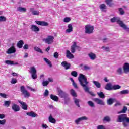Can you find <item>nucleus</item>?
Instances as JSON below:
<instances>
[{
	"instance_id": "nucleus-1",
	"label": "nucleus",
	"mask_w": 129,
	"mask_h": 129,
	"mask_svg": "<svg viewBox=\"0 0 129 129\" xmlns=\"http://www.w3.org/2000/svg\"><path fill=\"white\" fill-rule=\"evenodd\" d=\"M78 80L80 84L83 87V89L85 92H88V93H90V94L94 95L92 93L89 91V88L86 86L89 83V82L87 81V78H86V76L82 74H80L78 77Z\"/></svg>"
},
{
	"instance_id": "nucleus-2",
	"label": "nucleus",
	"mask_w": 129,
	"mask_h": 129,
	"mask_svg": "<svg viewBox=\"0 0 129 129\" xmlns=\"http://www.w3.org/2000/svg\"><path fill=\"white\" fill-rule=\"evenodd\" d=\"M129 119V117H127V116L125 114H123L118 116L117 119V122H122L124 127H128V124L127 123V119Z\"/></svg>"
},
{
	"instance_id": "nucleus-3",
	"label": "nucleus",
	"mask_w": 129,
	"mask_h": 129,
	"mask_svg": "<svg viewBox=\"0 0 129 129\" xmlns=\"http://www.w3.org/2000/svg\"><path fill=\"white\" fill-rule=\"evenodd\" d=\"M111 22L112 23L117 22V24L119 25L120 27L122 28L124 30H125V31H127V32H129V27L124 24L122 21H120V18L116 17H113V18L111 19Z\"/></svg>"
},
{
	"instance_id": "nucleus-4",
	"label": "nucleus",
	"mask_w": 129,
	"mask_h": 129,
	"mask_svg": "<svg viewBox=\"0 0 129 129\" xmlns=\"http://www.w3.org/2000/svg\"><path fill=\"white\" fill-rule=\"evenodd\" d=\"M29 73L31 74L32 79H37L38 78V75H37V69L34 67H31L30 68Z\"/></svg>"
},
{
	"instance_id": "nucleus-5",
	"label": "nucleus",
	"mask_w": 129,
	"mask_h": 129,
	"mask_svg": "<svg viewBox=\"0 0 129 129\" xmlns=\"http://www.w3.org/2000/svg\"><path fill=\"white\" fill-rule=\"evenodd\" d=\"M94 30V27L91 25H87L85 26V34H93Z\"/></svg>"
},
{
	"instance_id": "nucleus-6",
	"label": "nucleus",
	"mask_w": 129,
	"mask_h": 129,
	"mask_svg": "<svg viewBox=\"0 0 129 129\" xmlns=\"http://www.w3.org/2000/svg\"><path fill=\"white\" fill-rule=\"evenodd\" d=\"M55 37L53 36L49 35L47 38H44L42 39L43 42L46 43V44H49L51 45V44H53L54 43V40Z\"/></svg>"
},
{
	"instance_id": "nucleus-7",
	"label": "nucleus",
	"mask_w": 129,
	"mask_h": 129,
	"mask_svg": "<svg viewBox=\"0 0 129 129\" xmlns=\"http://www.w3.org/2000/svg\"><path fill=\"white\" fill-rule=\"evenodd\" d=\"M58 95L61 98H63L64 100H69V98H68V95L65 93V92L63 91L62 90H58Z\"/></svg>"
},
{
	"instance_id": "nucleus-8",
	"label": "nucleus",
	"mask_w": 129,
	"mask_h": 129,
	"mask_svg": "<svg viewBox=\"0 0 129 129\" xmlns=\"http://www.w3.org/2000/svg\"><path fill=\"white\" fill-rule=\"evenodd\" d=\"M88 120V117L87 116H82L79 117L77 118L74 121L75 123L77 125H78L79 124H80V123L81 121H83V120Z\"/></svg>"
},
{
	"instance_id": "nucleus-9",
	"label": "nucleus",
	"mask_w": 129,
	"mask_h": 129,
	"mask_svg": "<svg viewBox=\"0 0 129 129\" xmlns=\"http://www.w3.org/2000/svg\"><path fill=\"white\" fill-rule=\"evenodd\" d=\"M21 91L24 97L28 98L31 96V94H30V92H28V91L25 89V87H24V86H22L21 87Z\"/></svg>"
},
{
	"instance_id": "nucleus-10",
	"label": "nucleus",
	"mask_w": 129,
	"mask_h": 129,
	"mask_svg": "<svg viewBox=\"0 0 129 129\" xmlns=\"http://www.w3.org/2000/svg\"><path fill=\"white\" fill-rule=\"evenodd\" d=\"M122 69L123 70L124 73L125 74H128L129 73V63L128 62H125L123 64Z\"/></svg>"
},
{
	"instance_id": "nucleus-11",
	"label": "nucleus",
	"mask_w": 129,
	"mask_h": 129,
	"mask_svg": "<svg viewBox=\"0 0 129 129\" xmlns=\"http://www.w3.org/2000/svg\"><path fill=\"white\" fill-rule=\"evenodd\" d=\"M76 49H79V46H77V43H76V42H73V44L71 47V53H75V50H76Z\"/></svg>"
},
{
	"instance_id": "nucleus-12",
	"label": "nucleus",
	"mask_w": 129,
	"mask_h": 129,
	"mask_svg": "<svg viewBox=\"0 0 129 129\" xmlns=\"http://www.w3.org/2000/svg\"><path fill=\"white\" fill-rule=\"evenodd\" d=\"M29 13H31L33 16H39L40 11L35 10L34 8H30L29 9Z\"/></svg>"
},
{
	"instance_id": "nucleus-13",
	"label": "nucleus",
	"mask_w": 129,
	"mask_h": 129,
	"mask_svg": "<svg viewBox=\"0 0 129 129\" xmlns=\"http://www.w3.org/2000/svg\"><path fill=\"white\" fill-rule=\"evenodd\" d=\"M17 52V49L14 46H12L10 48H9L7 51H6L7 54H14Z\"/></svg>"
},
{
	"instance_id": "nucleus-14",
	"label": "nucleus",
	"mask_w": 129,
	"mask_h": 129,
	"mask_svg": "<svg viewBox=\"0 0 129 129\" xmlns=\"http://www.w3.org/2000/svg\"><path fill=\"white\" fill-rule=\"evenodd\" d=\"M30 30L34 33H38L40 31V28L35 25L32 24L30 25Z\"/></svg>"
},
{
	"instance_id": "nucleus-15",
	"label": "nucleus",
	"mask_w": 129,
	"mask_h": 129,
	"mask_svg": "<svg viewBox=\"0 0 129 129\" xmlns=\"http://www.w3.org/2000/svg\"><path fill=\"white\" fill-rule=\"evenodd\" d=\"M94 101L97 103V104H99V105H105V103L104 102V101H103V100L99 99V98H94L93 99Z\"/></svg>"
},
{
	"instance_id": "nucleus-16",
	"label": "nucleus",
	"mask_w": 129,
	"mask_h": 129,
	"mask_svg": "<svg viewBox=\"0 0 129 129\" xmlns=\"http://www.w3.org/2000/svg\"><path fill=\"white\" fill-rule=\"evenodd\" d=\"M67 27L68 28L65 31L66 34H70V33L73 32V26L72 24H68Z\"/></svg>"
},
{
	"instance_id": "nucleus-17",
	"label": "nucleus",
	"mask_w": 129,
	"mask_h": 129,
	"mask_svg": "<svg viewBox=\"0 0 129 129\" xmlns=\"http://www.w3.org/2000/svg\"><path fill=\"white\" fill-rule=\"evenodd\" d=\"M36 24L37 25H39V26H49V23L46 21H35Z\"/></svg>"
},
{
	"instance_id": "nucleus-18",
	"label": "nucleus",
	"mask_w": 129,
	"mask_h": 129,
	"mask_svg": "<svg viewBox=\"0 0 129 129\" xmlns=\"http://www.w3.org/2000/svg\"><path fill=\"white\" fill-rule=\"evenodd\" d=\"M61 66H62V67H64V68L66 70H67L69 69V68H70V66H71V64L66 61H63L61 62Z\"/></svg>"
},
{
	"instance_id": "nucleus-19",
	"label": "nucleus",
	"mask_w": 129,
	"mask_h": 129,
	"mask_svg": "<svg viewBox=\"0 0 129 129\" xmlns=\"http://www.w3.org/2000/svg\"><path fill=\"white\" fill-rule=\"evenodd\" d=\"M88 56L91 60H95L96 59V54L92 52L89 53Z\"/></svg>"
},
{
	"instance_id": "nucleus-20",
	"label": "nucleus",
	"mask_w": 129,
	"mask_h": 129,
	"mask_svg": "<svg viewBox=\"0 0 129 129\" xmlns=\"http://www.w3.org/2000/svg\"><path fill=\"white\" fill-rule=\"evenodd\" d=\"M113 85L111 83H108L105 86V89L106 90L111 91L112 90Z\"/></svg>"
},
{
	"instance_id": "nucleus-21",
	"label": "nucleus",
	"mask_w": 129,
	"mask_h": 129,
	"mask_svg": "<svg viewBox=\"0 0 129 129\" xmlns=\"http://www.w3.org/2000/svg\"><path fill=\"white\" fill-rule=\"evenodd\" d=\"M12 108L14 111H15V112H17V111H20V106L16 104H14L12 105Z\"/></svg>"
},
{
	"instance_id": "nucleus-22",
	"label": "nucleus",
	"mask_w": 129,
	"mask_h": 129,
	"mask_svg": "<svg viewBox=\"0 0 129 129\" xmlns=\"http://www.w3.org/2000/svg\"><path fill=\"white\" fill-rule=\"evenodd\" d=\"M66 56L68 59H73V58H74V56L70 52L69 50H67Z\"/></svg>"
},
{
	"instance_id": "nucleus-23",
	"label": "nucleus",
	"mask_w": 129,
	"mask_h": 129,
	"mask_svg": "<svg viewBox=\"0 0 129 129\" xmlns=\"http://www.w3.org/2000/svg\"><path fill=\"white\" fill-rule=\"evenodd\" d=\"M26 114L28 115V116H31V117H38V114L35 113V112L31 111L27 112Z\"/></svg>"
},
{
	"instance_id": "nucleus-24",
	"label": "nucleus",
	"mask_w": 129,
	"mask_h": 129,
	"mask_svg": "<svg viewBox=\"0 0 129 129\" xmlns=\"http://www.w3.org/2000/svg\"><path fill=\"white\" fill-rule=\"evenodd\" d=\"M5 63L7 64V65H19V63L18 62H15L11 60H6Z\"/></svg>"
},
{
	"instance_id": "nucleus-25",
	"label": "nucleus",
	"mask_w": 129,
	"mask_h": 129,
	"mask_svg": "<svg viewBox=\"0 0 129 129\" xmlns=\"http://www.w3.org/2000/svg\"><path fill=\"white\" fill-rule=\"evenodd\" d=\"M19 103L21 104L22 109L24 110H27L28 109V105H27V104L26 103L22 101H19Z\"/></svg>"
},
{
	"instance_id": "nucleus-26",
	"label": "nucleus",
	"mask_w": 129,
	"mask_h": 129,
	"mask_svg": "<svg viewBox=\"0 0 129 129\" xmlns=\"http://www.w3.org/2000/svg\"><path fill=\"white\" fill-rule=\"evenodd\" d=\"M50 98L51 99H52V100H53L56 102H57V101H59V97L55 95L51 94Z\"/></svg>"
},
{
	"instance_id": "nucleus-27",
	"label": "nucleus",
	"mask_w": 129,
	"mask_h": 129,
	"mask_svg": "<svg viewBox=\"0 0 129 129\" xmlns=\"http://www.w3.org/2000/svg\"><path fill=\"white\" fill-rule=\"evenodd\" d=\"M73 100L76 106H77L78 107H80V105L79 104V102H80V99H78L76 98H74Z\"/></svg>"
},
{
	"instance_id": "nucleus-28",
	"label": "nucleus",
	"mask_w": 129,
	"mask_h": 129,
	"mask_svg": "<svg viewBox=\"0 0 129 129\" xmlns=\"http://www.w3.org/2000/svg\"><path fill=\"white\" fill-rule=\"evenodd\" d=\"M48 120L51 123H53V124L56 123V119L53 118V116H52V115H50L48 117Z\"/></svg>"
},
{
	"instance_id": "nucleus-29",
	"label": "nucleus",
	"mask_w": 129,
	"mask_h": 129,
	"mask_svg": "<svg viewBox=\"0 0 129 129\" xmlns=\"http://www.w3.org/2000/svg\"><path fill=\"white\" fill-rule=\"evenodd\" d=\"M17 11L20 13H26L27 12V8L24 7H18Z\"/></svg>"
},
{
	"instance_id": "nucleus-30",
	"label": "nucleus",
	"mask_w": 129,
	"mask_h": 129,
	"mask_svg": "<svg viewBox=\"0 0 129 129\" xmlns=\"http://www.w3.org/2000/svg\"><path fill=\"white\" fill-rule=\"evenodd\" d=\"M93 83L97 88H100L101 87V84L98 81H93Z\"/></svg>"
},
{
	"instance_id": "nucleus-31",
	"label": "nucleus",
	"mask_w": 129,
	"mask_h": 129,
	"mask_svg": "<svg viewBox=\"0 0 129 129\" xmlns=\"http://www.w3.org/2000/svg\"><path fill=\"white\" fill-rule=\"evenodd\" d=\"M70 92L72 96H73V97H77V93H76L75 90H74V89H71L70 90Z\"/></svg>"
},
{
	"instance_id": "nucleus-32",
	"label": "nucleus",
	"mask_w": 129,
	"mask_h": 129,
	"mask_svg": "<svg viewBox=\"0 0 129 129\" xmlns=\"http://www.w3.org/2000/svg\"><path fill=\"white\" fill-rule=\"evenodd\" d=\"M23 45H24V41L22 40H20L17 43V47L19 48V49H21L23 47Z\"/></svg>"
},
{
	"instance_id": "nucleus-33",
	"label": "nucleus",
	"mask_w": 129,
	"mask_h": 129,
	"mask_svg": "<svg viewBox=\"0 0 129 129\" xmlns=\"http://www.w3.org/2000/svg\"><path fill=\"white\" fill-rule=\"evenodd\" d=\"M44 61L49 66V67H52V63L51 62V61L50 60L48 59L47 58L44 57L43 58Z\"/></svg>"
},
{
	"instance_id": "nucleus-34",
	"label": "nucleus",
	"mask_w": 129,
	"mask_h": 129,
	"mask_svg": "<svg viewBox=\"0 0 129 129\" xmlns=\"http://www.w3.org/2000/svg\"><path fill=\"white\" fill-rule=\"evenodd\" d=\"M105 3L109 7H112L113 1L112 0H105Z\"/></svg>"
},
{
	"instance_id": "nucleus-35",
	"label": "nucleus",
	"mask_w": 129,
	"mask_h": 129,
	"mask_svg": "<svg viewBox=\"0 0 129 129\" xmlns=\"http://www.w3.org/2000/svg\"><path fill=\"white\" fill-rule=\"evenodd\" d=\"M121 86L119 85H114L112 87V90H117V89H120Z\"/></svg>"
},
{
	"instance_id": "nucleus-36",
	"label": "nucleus",
	"mask_w": 129,
	"mask_h": 129,
	"mask_svg": "<svg viewBox=\"0 0 129 129\" xmlns=\"http://www.w3.org/2000/svg\"><path fill=\"white\" fill-rule=\"evenodd\" d=\"M100 9L101 10V11H104L105 10H106V5L104 4H100L99 6Z\"/></svg>"
},
{
	"instance_id": "nucleus-37",
	"label": "nucleus",
	"mask_w": 129,
	"mask_h": 129,
	"mask_svg": "<svg viewBox=\"0 0 129 129\" xmlns=\"http://www.w3.org/2000/svg\"><path fill=\"white\" fill-rule=\"evenodd\" d=\"M127 111V107H126V106H124L123 107V109H122V110H121L120 111L118 112V114L125 113V112H126Z\"/></svg>"
},
{
	"instance_id": "nucleus-38",
	"label": "nucleus",
	"mask_w": 129,
	"mask_h": 129,
	"mask_svg": "<svg viewBox=\"0 0 129 129\" xmlns=\"http://www.w3.org/2000/svg\"><path fill=\"white\" fill-rule=\"evenodd\" d=\"M97 94L98 95L99 97H100V98H105V95H104V94H103V92H97Z\"/></svg>"
},
{
	"instance_id": "nucleus-39",
	"label": "nucleus",
	"mask_w": 129,
	"mask_h": 129,
	"mask_svg": "<svg viewBox=\"0 0 129 129\" xmlns=\"http://www.w3.org/2000/svg\"><path fill=\"white\" fill-rule=\"evenodd\" d=\"M34 49L36 52L43 54V51H42V49L38 47L35 46L34 47Z\"/></svg>"
},
{
	"instance_id": "nucleus-40",
	"label": "nucleus",
	"mask_w": 129,
	"mask_h": 129,
	"mask_svg": "<svg viewBox=\"0 0 129 129\" xmlns=\"http://www.w3.org/2000/svg\"><path fill=\"white\" fill-rule=\"evenodd\" d=\"M129 90H123L120 92V94L124 95V94H128Z\"/></svg>"
},
{
	"instance_id": "nucleus-41",
	"label": "nucleus",
	"mask_w": 129,
	"mask_h": 129,
	"mask_svg": "<svg viewBox=\"0 0 129 129\" xmlns=\"http://www.w3.org/2000/svg\"><path fill=\"white\" fill-rule=\"evenodd\" d=\"M114 102V99L112 98H110L107 100V103L109 105H111Z\"/></svg>"
},
{
	"instance_id": "nucleus-42",
	"label": "nucleus",
	"mask_w": 129,
	"mask_h": 129,
	"mask_svg": "<svg viewBox=\"0 0 129 129\" xmlns=\"http://www.w3.org/2000/svg\"><path fill=\"white\" fill-rule=\"evenodd\" d=\"M116 72L119 75H121L122 74V68H118L116 70Z\"/></svg>"
},
{
	"instance_id": "nucleus-43",
	"label": "nucleus",
	"mask_w": 129,
	"mask_h": 129,
	"mask_svg": "<svg viewBox=\"0 0 129 129\" xmlns=\"http://www.w3.org/2000/svg\"><path fill=\"white\" fill-rule=\"evenodd\" d=\"M70 21H71V18L70 17H65L63 19V22H64V23H69Z\"/></svg>"
},
{
	"instance_id": "nucleus-44",
	"label": "nucleus",
	"mask_w": 129,
	"mask_h": 129,
	"mask_svg": "<svg viewBox=\"0 0 129 129\" xmlns=\"http://www.w3.org/2000/svg\"><path fill=\"white\" fill-rule=\"evenodd\" d=\"M87 103L89 106H90V107H95L94 103L91 101H89L87 102Z\"/></svg>"
},
{
	"instance_id": "nucleus-45",
	"label": "nucleus",
	"mask_w": 129,
	"mask_h": 129,
	"mask_svg": "<svg viewBox=\"0 0 129 129\" xmlns=\"http://www.w3.org/2000/svg\"><path fill=\"white\" fill-rule=\"evenodd\" d=\"M103 121H106L107 122H109L110 121V117L109 116H105L103 118Z\"/></svg>"
},
{
	"instance_id": "nucleus-46",
	"label": "nucleus",
	"mask_w": 129,
	"mask_h": 129,
	"mask_svg": "<svg viewBox=\"0 0 129 129\" xmlns=\"http://www.w3.org/2000/svg\"><path fill=\"white\" fill-rule=\"evenodd\" d=\"M10 104H11V101H5L4 105L7 107H9L10 106Z\"/></svg>"
},
{
	"instance_id": "nucleus-47",
	"label": "nucleus",
	"mask_w": 129,
	"mask_h": 129,
	"mask_svg": "<svg viewBox=\"0 0 129 129\" xmlns=\"http://www.w3.org/2000/svg\"><path fill=\"white\" fill-rule=\"evenodd\" d=\"M82 70H90V68L89 66L87 65H84L82 68Z\"/></svg>"
},
{
	"instance_id": "nucleus-48",
	"label": "nucleus",
	"mask_w": 129,
	"mask_h": 129,
	"mask_svg": "<svg viewBox=\"0 0 129 129\" xmlns=\"http://www.w3.org/2000/svg\"><path fill=\"white\" fill-rule=\"evenodd\" d=\"M49 84V81H45L43 80L42 82V85L43 86L46 87Z\"/></svg>"
},
{
	"instance_id": "nucleus-49",
	"label": "nucleus",
	"mask_w": 129,
	"mask_h": 129,
	"mask_svg": "<svg viewBox=\"0 0 129 129\" xmlns=\"http://www.w3.org/2000/svg\"><path fill=\"white\" fill-rule=\"evenodd\" d=\"M7 21V18L5 16H0V22H6Z\"/></svg>"
},
{
	"instance_id": "nucleus-50",
	"label": "nucleus",
	"mask_w": 129,
	"mask_h": 129,
	"mask_svg": "<svg viewBox=\"0 0 129 129\" xmlns=\"http://www.w3.org/2000/svg\"><path fill=\"white\" fill-rule=\"evenodd\" d=\"M101 49H102V50H104V51H106L107 52H109V47H108L102 46L101 47Z\"/></svg>"
},
{
	"instance_id": "nucleus-51",
	"label": "nucleus",
	"mask_w": 129,
	"mask_h": 129,
	"mask_svg": "<svg viewBox=\"0 0 129 129\" xmlns=\"http://www.w3.org/2000/svg\"><path fill=\"white\" fill-rule=\"evenodd\" d=\"M71 74L72 76H74V77H77V72L75 71H72Z\"/></svg>"
},
{
	"instance_id": "nucleus-52",
	"label": "nucleus",
	"mask_w": 129,
	"mask_h": 129,
	"mask_svg": "<svg viewBox=\"0 0 129 129\" xmlns=\"http://www.w3.org/2000/svg\"><path fill=\"white\" fill-rule=\"evenodd\" d=\"M118 11L119 12L120 15H124V11L122 8H119Z\"/></svg>"
},
{
	"instance_id": "nucleus-53",
	"label": "nucleus",
	"mask_w": 129,
	"mask_h": 129,
	"mask_svg": "<svg viewBox=\"0 0 129 129\" xmlns=\"http://www.w3.org/2000/svg\"><path fill=\"white\" fill-rule=\"evenodd\" d=\"M18 82V81L16 79L12 78L11 80V83L12 84H15V83H17Z\"/></svg>"
},
{
	"instance_id": "nucleus-54",
	"label": "nucleus",
	"mask_w": 129,
	"mask_h": 129,
	"mask_svg": "<svg viewBox=\"0 0 129 129\" xmlns=\"http://www.w3.org/2000/svg\"><path fill=\"white\" fill-rule=\"evenodd\" d=\"M97 129H106V128L104 125H99L97 126Z\"/></svg>"
},
{
	"instance_id": "nucleus-55",
	"label": "nucleus",
	"mask_w": 129,
	"mask_h": 129,
	"mask_svg": "<svg viewBox=\"0 0 129 129\" xmlns=\"http://www.w3.org/2000/svg\"><path fill=\"white\" fill-rule=\"evenodd\" d=\"M6 119L0 120V125H5V124H6Z\"/></svg>"
},
{
	"instance_id": "nucleus-56",
	"label": "nucleus",
	"mask_w": 129,
	"mask_h": 129,
	"mask_svg": "<svg viewBox=\"0 0 129 129\" xmlns=\"http://www.w3.org/2000/svg\"><path fill=\"white\" fill-rule=\"evenodd\" d=\"M48 95H49V91H48V90H45L44 93V96H45V97H47Z\"/></svg>"
},
{
	"instance_id": "nucleus-57",
	"label": "nucleus",
	"mask_w": 129,
	"mask_h": 129,
	"mask_svg": "<svg viewBox=\"0 0 129 129\" xmlns=\"http://www.w3.org/2000/svg\"><path fill=\"white\" fill-rule=\"evenodd\" d=\"M0 96H1V97H3V98H7V97H8L7 94L2 93H0Z\"/></svg>"
},
{
	"instance_id": "nucleus-58",
	"label": "nucleus",
	"mask_w": 129,
	"mask_h": 129,
	"mask_svg": "<svg viewBox=\"0 0 129 129\" xmlns=\"http://www.w3.org/2000/svg\"><path fill=\"white\" fill-rule=\"evenodd\" d=\"M42 127L43 129H47L49 127V126H48V125H47V124H42Z\"/></svg>"
},
{
	"instance_id": "nucleus-59",
	"label": "nucleus",
	"mask_w": 129,
	"mask_h": 129,
	"mask_svg": "<svg viewBox=\"0 0 129 129\" xmlns=\"http://www.w3.org/2000/svg\"><path fill=\"white\" fill-rule=\"evenodd\" d=\"M54 58H55L56 59H58V57H59V54L58 53V52H55L54 54Z\"/></svg>"
},
{
	"instance_id": "nucleus-60",
	"label": "nucleus",
	"mask_w": 129,
	"mask_h": 129,
	"mask_svg": "<svg viewBox=\"0 0 129 129\" xmlns=\"http://www.w3.org/2000/svg\"><path fill=\"white\" fill-rule=\"evenodd\" d=\"M23 49H24V50H28V49H29V45L28 44H25L23 46Z\"/></svg>"
},
{
	"instance_id": "nucleus-61",
	"label": "nucleus",
	"mask_w": 129,
	"mask_h": 129,
	"mask_svg": "<svg viewBox=\"0 0 129 129\" xmlns=\"http://www.w3.org/2000/svg\"><path fill=\"white\" fill-rule=\"evenodd\" d=\"M119 105H121L120 102L119 101H116V103L115 104V106H119Z\"/></svg>"
},
{
	"instance_id": "nucleus-62",
	"label": "nucleus",
	"mask_w": 129,
	"mask_h": 129,
	"mask_svg": "<svg viewBox=\"0 0 129 129\" xmlns=\"http://www.w3.org/2000/svg\"><path fill=\"white\" fill-rule=\"evenodd\" d=\"M5 117H6V116L5 115V114H0V119H3L5 118Z\"/></svg>"
},
{
	"instance_id": "nucleus-63",
	"label": "nucleus",
	"mask_w": 129,
	"mask_h": 129,
	"mask_svg": "<svg viewBox=\"0 0 129 129\" xmlns=\"http://www.w3.org/2000/svg\"><path fill=\"white\" fill-rule=\"evenodd\" d=\"M73 86H74V87H75V88H78V87H77V84H76L75 82L73 83Z\"/></svg>"
},
{
	"instance_id": "nucleus-64",
	"label": "nucleus",
	"mask_w": 129,
	"mask_h": 129,
	"mask_svg": "<svg viewBox=\"0 0 129 129\" xmlns=\"http://www.w3.org/2000/svg\"><path fill=\"white\" fill-rule=\"evenodd\" d=\"M28 57H29V54H28L27 52H25L24 53V58H28Z\"/></svg>"
}]
</instances>
